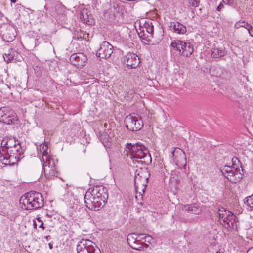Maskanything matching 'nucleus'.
<instances>
[{
	"mask_svg": "<svg viewBox=\"0 0 253 253\" xmlns=\"http://www.w3.org/2000/svg\"><path fill=\"white\" fill-rule=\"evenodd\" d=\"M48 245H49V246L50 249H52V248H53V247H52V245L51 244V243H49V244H48Z\"/></svg>",
	"mask_w": 253,
	"mask_h": 253,
	"instance_id": "45",
	"label": "nucleus"
},
{
	"mask_svg": "<svg viewBox=\"0 0 253 253\" xmlns=\"http://www.w3.org/2000/svg\"><path fill=\"white\" fill-rule=\"evenodd\" d=\"M181 54L184 56L189 57L193 52L194 49L192 45L190 42H182L180 46Z\"/></svg>",
	"mask_w": 253,
	"mask_h": 253,
	"instance_id": "18",
	"label": "nucleus"
},
{
	"mask_svg": "<svg viewBox=\"0 0 253 253\" xmlns=\"http://www.w3.org/2000/svg\"><path fill=\"white\" fill-rule=\"evenodd\" d=\"M130 247L135 250H140L143 248V246H142L141 243L139 241L138 242H135L134 243L130 245Z\"/></svg>",
	"mask_w": 253,
	"mask_h": 253,
	"instance_id": "35",
	"label": "nucleus"
},
{
	"mask_svg": "<svg viewBox=\"0 0 253 253\" xmlns=\"http://www.w3.org/2000/svg\"><path fill=\"white\" fill-rule=\"evenodd\" d=\"M138 236H144V238H146L145 241L149 243H151V241L153 240V238L149 235L140 234L138 235Z\"/></svg>",
	"mask_w": 253,
	"mask_h": 253,
	"instance_id": "36",
	"label": "nucleus"
},
{
	"mask_svg": "<svg viewBox=\"0 0 253 253\" xmlns=\"http://www.w3.org/2000/svg\"><path fill=\"white\" fill-rule=\"evenodd\" d=\"M126 149L130 152V157L134 164L149 165L151 163V155L145 146L139 143H129L126 145Z\"/></svg>",
	"mask_w": 253,
	"mask_h": 253,
	"instance_id": "1",
	"label": "nucleus"
},
{
	"mask_svg": "<svg viewBox=\"0 0 253 253\" xmlns=\"http://www.w3.org/2000/svg\"><path fill=\"white\" fill-rule=\"evenodd\" d=\"M218 221L225 228H234L237 226V217L229 211L223 207L219 209L218 211Z\"/></svg>",
	"mask_w": 253,
	"mask_h": 253,
	"instance_id": "4",
	"label": "nucleus"
},
{
	"mask_svg": "<svg viewBox=\"0 0 253 253\" xmlns=\"http://www.w3.org/2000/svg\"><path fill=\"white\" fill-rule=\"evenodd\" d=\"M189 3L193 7L198 6L200 2L199 0H188Z\"/></svg>",
	"mask_w": 253,
	"mask_h": 253,
	"instance_id": "37",
	"label": "nucleus"
},
{
	"mask_svg": "<svg viewBox=\"0 0 253 253\" xmlns=\"http://www.w3.org/2000/svg\"><path fill=\"white\" fill-rule=\"evenodd\" d=\"M37 221L38 223H39V227L40 228H42L43 230L44 229V227L43 226V223L42 221L41 220L40 218H37Z\"/></svg>",
	"mask_w": 253,
	"mask_h": 253,
	"instance_id": "39",
	"label": "nucleus"
},
{
	"mask_svg": "<svg viewBox=\"0 0 253 253\" xmlns=\"http://www.w3.org/2000/svg\"><path fill=\"white\" fill-rule=\"evenodd\" d=\"M244 203L248 206L253 207V196H248L244 199Z\"/></svg>",
	"mask_w": 253,
	"mask_h": 253,
	"instance_id": "34",
	"label": "nucleus"
},
{
	"mask_svg": "<svg viewBox=\"0 0 253 253\" xmlns=\"http://www.w3.org/2000/svg\"><path fill=\"white\" fill-rule=\"evenodd\" d=\"M150 175L147 168H140L136 170L134 181L137 190L141 187L142 193H144Z\"/></svg>",
	"mask_w": 253,
	"mask_h": 253,
	"instance_id": "5",
	"label": "nucleus"
},
{
	"mask_svg": "<svg viewBox=\"0 0 253 253\" xmlns=\"http://www.w3.org/2000/svg\"><path fill=\"white\" fill-rule=\"evenodd\" d=\"M126 127L129 130L137 131L143 126V122L140 117L135 114L127 116L124 120Z\"/></svg>",
	"mask_w": 253,
	"mask_h": 253,
	"instance_id": "7",
	"label": "nucleus"
},
{
	"mask_svg": "<svg viewBox=\"0 0 253 253\" xmlns=\"http://www.w3.org/2000/svg\"><path fill=\"white\" fill-rule=\"evenodd\" d=\"M177 153H179L180 155H182V157L183 158L186 159L185 156V153L184 151H183L181 149L178 148H175V150L172 151L171 154L172 155V156L173 157H175V158H177V156L175 155Z\"/></svg>",
	"mask_w": 253,
	"mask_h": 253,
	"instance_id": "32",
	"label": "nucleus"
},
{
	"mask_svg": "<svg viewBox=\"0 0 253 253\" xmlns=\"http://www.w3.org/2000/svg\"><path fill=\"white\" fill-rule=\"evenodd\" d=\"M33 225H34L35 228H36L37 226L38 225V224L36 221H34Z\"/></svg>",
	"mask_w": 253,
	"mask_h": 253,
	"instance_id": "44",
	"label": "nucleus"
},
{
	"mask_svg": "<svg viewBox=\"0 0 253 253\" xmlns=\"http://www.w3.org/2000/svg\"><path fill=\"white\" fill-rule=\"evenodd\" d=\"M181 41H172L171 43V46L181 53L180 46L182 43Z\"/></svg>",
	"mask_w": 253,
	"mask_h": 253,
	"instance_id": "31",
	"label": "nucleus"
},
{
	"mask_svg": "<svg viewBox=\"0 0 253 253\" xmlns=\"http://www.w3.org/2000/svg\"><path fill=\"white\" fill-rule=\"evenodd\" d=\"M139 234H138V235ZM137 234L135 233L129 234L127 237V241L129 245L134 243L135 242H138L139 240H137Z\"/></svg>",
	"mask_w": 253,
	"mask_h": 253,
	"instance_id": "29",
	"label": "nucleus"
},
{
	"mask_svg": "<svg viewBox=\"0 0 253 253\" xmlns=\"http://www.w3.org/2000/svg\"><path fill=\"white\" fill-rule=\"evenodd\" d=\"M141 244L142 246H143V248H147L149 246L148 244L144 243H141Z\"/></svg>",
	"mask_w": 253,
	"mask_h": 253,
	"instance_id": "42",
	"label": "nucleus"
},
{
	"mask_svg": "<svg viewBox=\"0 0 253 253\" xmlns=\"http://www.w3.org/2000/svg\"><path fill=\"white\" fill-rule=\"evenodd\" d=\"M99 139L105 147H109L110 146L111 138L107 133L103 132L101 133L99 136Z\"/></svg>",
	"mask_w": 253,
	"mask_h": 253,
	"instance_id": "23",
	"label": "nucleus"
},
{
	"mask_svg": "<svg viewBox=\"0 0 253 253\" xmlns=\"http://www.w3.org/2000/svg\"><path fill=\"white\" fill-rule=\"evenodd\" d=\"M13 113V110L7 107L0 108V122Z\"/></svg>",
	"mask_w": 253,
	"mask_h": 253,
	"instance_id": "21",
	"label": "nucleus"
},
{
	"mask_svg": "<svg viewBox=\"0 0 253 253\" xmlns=\"http://www.w3.org/2000/svg\"><path fill=\"white\" fill-rule=\"evenodd\" d=\"M87 60V57L82 53H74L70 57V62L78 68L84 66Z\"/></svg>",
	"mask_w": 253,
	"mask_h": 253,
	"instance_id": "12",
	"label": "nucleus"
},
{
	"mask_svg": "<svg viewBox=\"0 0 253 253\" xmlns=\"http://www.w3.org/2000/svg\"><path fill=\"white\" fill-rule=\"evenodd\" d=\"M17 121V117L15 116V113L14 111L12 115H9L8 117L5 118V119L2 120V123L8 125L14 124Z\"/></svg>",
	"mask_w": 253,
	"mask_h": 253,
	"instance_id": "25",
	"label": "nucleus"
},
{
	"mask_svg": "<svg viewBox=\"0 0 253 253\" xmlns=\"http://www.w3.org/2000/svg\"><path fill=\"white\" fill-rule=\"evenodd\" d=\"M89 15L87 9H83L80 13V18L84 21V23H87L89 22Z\"/></svg>",
	"mask_w": 253,
	"mask_h": 253,
	"instance_id": "28",
	"label": "nucleus"
},
{
	"mask_svg": "<svg viewBox=\"0 0 253 253\" xmlns=\"http://www.w3.org/2000/svg\"><path fill=\"white\" fill-rule=\"evenodd\" d=\"M93 199H94V200L96 202V207L97 210H99L101 207H103V204L106 201H104L103 199L101 198L100 199V198L96 196H94Z\"/></svg>",
	"mask_w": 253,
	"mask_h": 253,
	"instance_id": "30",
	"label": "nucleus"
},
{
	"mask_svg": "<svg viewBox=\"0 0 253 253\" xmlns=\"http://www.w3.org/2000/svg\"><path fill=\"white\" fill-rule=\"evenodd\" d=\"M168 26L171 31L178 34H184L187 31L186 27L177 21L169 22Z\"/></svg>",
	"mask_w": 253,
	"mask_h": 253,
	"instance_id": "15",
	"label": "nucleus"
},
{
	"mask_svg": "<svg viewBox=\"0 0 253 253\" xmlns=\"http://www.w3.org/2000/svg\"><path fill=\"white\" fill-rule=\"evenodd\" d=\"M247 26L246 28L247 29L250 35L253 37V28L249 24H245Z\"/></svg>",
	"mask_w": 253,
	"mask_h": 253,
	"instance_id": "38",
	"label": "nucleus"
},
{
	"mask_svg": "<svg viewBox=\"0 0 253 253\" xmlns=\"http://www.w3.org/2000/svg\"><path fill=\"white\" fill-rule=\"evenodd\" d=\"M17 121V117L15 116V113L14 111L12 115H9L8 117L5 118V119L2 120V123L8 125L14 124Z\"/></svg>",
	"mask_w": 253,
	"mask_h": 253,
	"instance_id": "26",
	"label": "nucleus"
},
{
	"mask_svg": "<svg viewBox=\"0 0 253 253\" xmlns=\"http://www.w3.org/2000/svg\"><path fill=\"white\" fill-rule=\"evenodd\" d=\"M43 167L45 176L46 178L52 179L53 177L57 176V172L53 160L45 161L43 162Z\"/></svg>",
	"mask_w": 253,
	"mask_h": 253,
	"instance_id": "11",
	"label": "nucleus"
},
{
	"mask_svg": "<svg viewBox=\"0 0 253 253\" xmlns=\"http://www.w3.org/2000/svg\"><path fill=\"white\" fill-rule=\"evenodd\" d=\"M107 189L103 186H95L90 191V193L93 196H96L106 201L108 197Z\"/></svg>",
	"mask_w": 253,
	"mask_h": 253,
	"instance_id": "14",
	"label": "nucleus"
},
{
	"mask_svg": "<svg viewBox=\"0 0 253 253\" xmlns=\"http://www.w3.org/2000/svg\"><path fill=\"white\" fill-rule=\"evenodd\" d=\"M247 253H253V247L249 249Z\"/></svg>",
	"mask_w": 253,
	"mask_h": 253,
	"instance_id": "43",
	"label": "nucleus"
},
{
	"mask_svg": "<svg viewBox=\"0 0 253 253\" xmlns=\"http://www.w3.org/2000/svg\"><path fill=\"white\" fill-rule=\"evenodd\" d=\"M39 149L41 153H42V158L43 162L51 159L48 154V146L46 144H42L40 145Z\"/></svg>",
	"mask_w": 253,
	"mask_h": 253,
	"instance_id": "22",
	"label": "nucleus"
},
{
	"mask_svg": "<svg viewBox=\"0 0 253 253\" xmlns=\"http://www.w3.org/2000/svg\"><path fill=\"white\" fill-rule=\"evenodd\" d=\"M223 2L226 4L232 5L233 4L234 0H222Z\"/></svg>",
	"mask_w": 253,
	"mask_h": 253,
	"instance_id": "40",
	"label": "nucleus"
},
{
	"mask_svg": "<svg viewBox=\"0 0 253 253\" xmlns=\"http://www.w3.org/2000/svg\"><path fill=\"white\" fill-rule=\"evenodd\" d=\"M20 144L7 150H0V161L4 165H12L23 157Z\"/></svg>",
	"mask_w": 253,
	"mask_h": 253,
	"instance_id": "3",
	"label": "nucleus"
},
{
	"mask_svg": "<svg viewBox=\"0 0 253 253\" xmlns=\"http://www.w3.org/2000/svg\"><path fill=\"white\" fill-rule=\"evenodd\" d=\"M144 28L146 29L147 32L152 36L153 34L154 26L153 25L152 21L150 19L146 21L144 24Z\"/></svg>",
	"mask_w": 253,
	"mask_h": 253,
	"instance_id": "27",
	"label": "nucleus"
},
{
	"mask_svg": "<svg viewBox=\"0 0 253 253\" xmlns=\"http://www.w3.org/2000/svg\"><path fill=\"white\" fill-rule=\"evenodd\" d=\"M94 196L90 193V191H87L84 196V203L86 207L89 209L94 211H97L96 207V202L93 199Z\"/></svg>",
	"mask_w": 253,
	"mask_h": 253,
	"instance_id": "17",
	"label": "nucleus"
},
{
	"mask_svg": "<svg viewBox=\"0 0 253 253\" xmlns=\"http://www.w3.org/2000/svg\"><path fill=\"white\" fill-rule=\"evenodd\" d=\"M124 62L127 66L131 68H135L139 65L140 61L136 54L129 52L125 56Z\"/></svg>",
	"mask_w": 253,
	"mask_h": 253,
	"instance_id": "13",
	"label": "nucleus"
},
{
	"mask_svg": "<svg viewBox=\"0 0 253 253\" xmlns=\"http://www.w3.org/2000/svg\"><path fill=\"white\" fill-rule=\"evenodd\" d=\"M73 38L76 39H83L84 34L81 30H75L74 32Z\"/></svg>",
	"mask_w": 253,
	"mask_h": 253,
	"instance_id": "33",
	"label": "nucleus"
},
{
	"mask_svg": "<svg viewBox=\"0 0 253 253\" xmlns=\"http://www.w3.org/2000/svg\"><path fill=\"white\" fill-rule=\"evenodd\" d=\"M0 36L7 42H12L16 36L15 27L8 23H4L0 26Z\"/></svg>",
	"mask_w": 253,
	"mask_h": 253,
	"instance_id": "9",
	"label": "nucleus"
},
{
	"mask_svg": "<svg viewBox=\"0 0 253 253\" xmlns=\"http://www.w3.org/2000/svg\"><path fill=\"white\" fill-rule=\"evenodd\" d=\"M113 52V46L108 42L103 41L97 50L96 56L101 58H107L111 56Z\"/></svg>",
	"mask_w": 253,
	"mask_h": 253,
	"instance_id": "10",
	"label": "nucleus"
},
{
	"mask_svg": "<svg viewBox=\"0 0 253 253\" xmlns=\"http://www.w3.org/2000/svg\"><path fill=\"white\" fill-rule=\"evenodd\" d=\"M21 207L26 210L41 208L43 206L42 195L35 191H31L21 196L20 199Z\"/></svg>",
	"mask_w": 253,
	"mask_h": 253,
	"instance_id": "2",
	"label": "nucleus"
},
{
	"mask_svg": "<svg viewBox=\"0 0 253 253\" xmlns=\"http://www.w3.org/2000/svg\"><path fill=\"white\" fill-rule=\"evenodd\" d=\"M224 7V4L221 3H220V4L217 6V8H216V10L217 11H221V9H223Z\"/></svg>",
	"mask_w": 253,
	"mask_h": 253,
	"instance_id": "41",
	"label": "nucleus"
},
{
	"mask_svg": "<svg viewBox=\"0 0 253 253\" xmlns=\"http://www.w3.org/2000/svg\"><path fill=\"white\" fill-rule=\"evenodd\" d=\"M182 210L184 211L191 213L194 214H198L201 212V209L194 205H184L182 207Z\"/></svg>",
	"mask_w": 253,
	"mask_h": 253,
	"instance_id": "19",
	"label": "nucleus"
},
{
	"mask_svg": "<svg viewBox=\"0 0 253 253\" xmlns=\"http://www.w3.org/2000/svg\"><path fill=\"white\" fill-rule=\"evenodd\" d=\"M11 2L12 3H15L17 1V0H10Z\"/></svg>",
	"mask_w": 253,
	"mask_h": 253,
	"instance_id": "46",
	"label": "nucleus"
},
{
	"mask_svg": "<svg viewBox=\"0 0 253 253\" xmlns=\"http://www.w3.org/2000/svg\"><path fill=\"white\" fill-rule=\"evenodd\" d=\"M245 24H247V23H245V22H244V25H242V26L246 28L247 27V26H246V25Z\"/></svg>",
	"mask_w": 253,
	"mask_h": 253,
	"instance_id": "47",
	"label": "nucleus"
},
{
	"mask_svg": "<svg viewBox=\"0 0 253 253\" xmlns=\"http://www.w3.org/2000/svg\"><path fill=\"white\" fill-rule=\"evenodd\" d=\"M243 169L235 168L234 166H225L221 169L223 175L231 182L236 183L241 181L243 174L241 172Z\"/></svg>",
	"mask_w": 253,
	"mask_h": 253,
	"instance_id": "6",
	"label": "nucleus"
},
{
	"mask_svg": "<svg viewBox=\"0 0 253 253\" xmlns=\"http://www.w3.org/2000/svg\"><path fill=\"white\" fill-rule=\"evenodd\" d=\"M20 144L15 139L11 137H5L3 138L1 143L0 150H7Z\"/></svg>",
	"mask_w": 253,
	"mask_h": 253,
	"instance_id": "16",
	"label": "nucleus"
},
{
	"mask_svg": "<svg viewBox=\"0 0 253 253\" xmlns=\"http://www.w3.org/2000/svg\"><path fill=\"white\" fill-rule=\"evenodd\" d=\"M78 253H101L100 250L89 239H81L77 246Z\"/></svg>",
	"mask_w": 253,
	"mask_h": 253,
	"instance_id": "8",
	"label": "nucleus"
},
{
	"mask_svg": "<svg viewBox=\"0 0 253 253\" xmlns=\"http://www.w3.org/2000/svg\"><path fill=\"white\" fill-rule=\"evenodd\" d=\"M16 53V52L11 49L9 50L8 53H4L3 55L4 60L7 63L10 62L13 60H14L15 55Z\"/></svg>",
	"mask_w": 253,
	"mask_h": 253,
	"instance_id": "24",
	"label": "nucleus"
},
{
	"mask_svg": "<svg viewBox=\"0 0 253 253\" xmlns=\"http://www.w3.org/2000/svg\"><path fill=\"white\" fill-rule=\"evenodd\" d=\"M226 54L225 48L214 47L211 50V56L213 58H219L224 56Z\"/></svg>",
	"mask_w": 253,
	"mask_h": 253,
	"instance_id": "20",
	"label": "nucleus"
},
{
	"mask_svg": "<svg viewBox=\"0 0 253 253\" xmlns=\"http://www.w3.org/2000/svg\"><path fill=\"white\" fill-rule=\"evenodd\" d=\"M140 239H146V238H144V236H140Z\"/></svg>",
	"mask_w": 253,
	"mask_h": 253,
	"instance_id": "48",
	"label": "nucleus"
}]
</instances>
